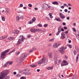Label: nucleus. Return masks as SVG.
<instances>
[{
	"label": "nucleus",
	"instance_id": "6e6d98bb",
	"mask_svg": "<svg viewBox=\"0 0 79 79\" xmlns=\"http://www.w3.org/2000/svg\"><path fill=\"white\" fill-rule=\"evenodd\" d=\"M68 5H69V6H72V5H71V4H70V3H68Z\"/></svg>",
	"mask_w": 79,
	"mask_h": 79
},
{
	"label": "nucleus",
	"instance_id": "a19ab883",
	"mask_svg": "<svg viewBox=\"0 0 79 79\" xmlns=\"http://www.w3.org/2000/svg\"><path fill=\"white\" fill-rule=\"evenodd\" d=\"M19 53L20 52L19 51H17L15 53V54L16 55H19Z\"/></svg>",
	"mask_w": 79,
	"mask_h": 79
},
{
	"label": "nucleus",
	"instance_id": "dca6fc26",
	"mask_svg": "<svg viewBox=\"0 0 79 79\" xmlns=\"http://www.w3.org/2000/svg\"><path fill=\"white\" fill-rule=\"evenodd\" d=\"M13 39H15V37H10L8 38V40H13Z\"/></svg>",
	"mask_w": 79,
	"mask_h": 79
},
{
	"label": "nucleus",
	"instance_id": "f03ea898",
	"mask_svg": "<svg viewBox=\"0 0 79 79\" xmlns=\"http://www.w3.org/2000/svg\"><path fill=\"white\" fill-rule=\"evenodd\" d=\"M9 50H10V49H8L2 52L1 54V57L2 59L5 58V56L6 55V53H7V52H8V51H9Z\"/></svg>",
	"mask_w": 79,
	"mask_h": 79
},
{
	"label": "nucleus",
	"instance_id": "1a4fd4ad",
	"mask_svg": "<svg viewBox=\"0 0 79 79\" xmlns=\"http://www.w3.org/2000/svg\"><path fill=\"white\" fill-rule=\"evenodd\" d=\"M61 37H62V39H64L65 38V32H62L61 33Z\"/></svg>",
	"mask_w": 79,
	"mask_h": 79
},
{
	"label": "nucleus",
	"instance_id": "ddd939ff",
	"mask_svg": "<svg viewBox=\"0 0 79 79\" xmlns=\"http://www.w3.org/2000/svg\"><path fill=\"white\" fill-rule=\"evenodd\" d=\"M72 76H73V79H77V77H78V76H77V75H73Z\"/></svg>",
	"mask_w": 79,
	"mask_h": 79
},
{
	"label": "nucleus",
	"instance_id": "72a5a7b5",
	"mask_svg": "<svg viewBox=\"0 0 79 79\" xmlns=\"http://www.w3.org/2000/svg\"><path fill=\"white\" fill-rule=\"evenodd\" d=\"M67 46H68L70 48H72V45H70L69 44H67Z\"/></svg>",
	"mask_w": 79,
	"mask_h": 79
},
{
	"label": "nucleus",
	"instance_id": "e433bc0d",
	"mask_svg": "<svg viewBox=\"0 0 79 79\" xmlns=\"http://www.w3.org/2000/svg\"><path fill=\"white\" fill-rule=\"evenodd\" d=\"M60 32L61 31H58V32L56 33V35H59V34H60Z\"/></svg>",
	"mask_w": 79,
	"mask_h": 79
},
{
	"label": "nucleus",
	"instance_id": "603ef678",
	"mask_svg": "<svg viewBox=\"0 0 79 79\" xmlns=\"http://www.w3.org/2000/svg\"><path fill=\"white\" fill-rule=\"evenodd\" d=\"M3 39H4L3 36L0 37V40H3Z\"/></svg>",
	"mask_w": 79,
	"mask_h": 79
},
{
	"label": "nucleus",
	"instance_id": "c756f323",
	"mask_svg": "<svg viewBox=\"0 0 79 79\" xmlns=\"http://www.w3.org/2000/svg\"><path fill=\"white\" fill-rule=\"evenodd\" d=\"M77 54V52H76V51L74 50L73 51V54L74 55H76V54Z\"/></svg>",
	"mask_w": 79,
	"mask_h": 79
},
{
	"label": "nucleus",
	"instance_id": "c9c22d12",
	"mask_svg": "<svg viewBox=\"0 0 79 79\" xmlns=\"http://www.w3.org/2000/svg\"><path fill=\"white\" fill-rule=\"evenodd\" d=\"M15 49L13 50L11 52H10V53H9V55H10V54H11V53H12V52H15Z\"/></svg>",
	"mask_w": 79,
	"mask_h": 79
},
{
	"label": "nucleus",
	"instance_id": "7c9ffc66",
	"mask_svg": "<svg viewBox=\"0 0 79 79\" xmlns=\"http://www.w3.org/2000/svg\"><path fill=\"white\" fill-rule=\"evenodd\" d=\"M54 41V39L52 38L51 39H50L49 40V42H53Z\"/></svg>",
	"mask_w": 79,
	"mask_h": 79
},
{
	"label": "nucleus",
	"instance_id": "774afa93",
	"mask_svg": "<svg viewBox=\"0 0 79 79\" xmlns=\"http://www.w3.org/2000/svg\"><path fill=\"white\" fill-rule=\"evenodd\" d=\"M14 74H16V72H14L13 73Z\"/></svg>",
	"mask_w": 79,
	"mask_h": 79
},
{
	"label": "nucleus",
	"instance_id": "0eeeda50",
	"mask_svg": "<svg viewBox=\"0 0 79 79\" xmlns=\"http://www.w3.org/2000/svg\"><path fill=\"white\" fill-rule=\"evenodd\" d=\"M59 16L61 19H64V18H65V16L61 13H59Z\"/></svg>",
	"mask_w": 79,
	"mask_h": 79
},
{
	"label": "nucleus",
	"instance_id": "8fccbe9b",
	"mask_svg": "<svg viewBox=\"0 0 79 79\" xmlns=\"http://www.w3.org/2000/svg\"><path fill=\"white\" fill-rule=\"evenodd\" d=\"M31 73L30 72H28L26 75H30L31 74Z\"/></svg>",
	"mask_w": 79,
	"mask_h": 79
},
{
	"label": "nucleus",
	"instance_id": "0e129e2a",
	"mask_svg": "<svg viewBox=\"0 0 79 79\" xmlns=\"http://www.w3.org/2000/svg\"><path fill=\"white\" fill-rule=\"evenodd\" d=\"M30 37V35H28L27 36V37H28V38H29V37Z\"/></svg>",
	"mask_w": 79,
	"mask_h": 79
},
{
	"label": "nucleus",
	"instance_id": "6e6552de",
	"mask_svg": "<svg viewBox=\"0 0 79 79\" xmlns=\"http://www.w3.org/2000/svg\"><path fill=\"white\" fill-rule=\"evenodd\" d=\"M60 44L56 43L54 44L53 47L54 48H58V47H59V46H60Z\"/></svg>",
	"mask_w": 79,
	"mask_h": 79
},
{
	"label": "nucleus",
	"instance_id": "412c9836",
	"mask_svg": "<svg viewBox=\"0 0 79 79\" xmlns=\"http://www.w3.org/2000/svg\"><path fill=\"white\" fill-rule=\"evenodd\" d=\"M53 69L52 67H48L47 68V69H48V70H50V69Z\"/></svg>",
	"mask_w": 79,
	"mask_h": 79
},
{
	"label": "nucleus",
	"instance_id": "cd10ccee",
	"mask_svg": "<svg viewBox=\"0 0 79 79\" xmlns=\"http://www.w3.org/2000/svg\"><path fill=\"white\" fill-rule=\"evenodd\" d=\"M61 26H60L59 27L58 29V31H60V32H61Z\"/></svg>",
	"mask_w": 79,
	"mask_h": 79
},
{
	"label": "nucleus",
	"instance_id": "20e7f679",
	"mask_svg": "<svg viewBox=\"0 0 79 79\" xmlns=\"http://www.w3.org/2000/svg\"><path fill=\"white\" fill-rule=\"evenodd\" d=\"M20 37L21 38V39H19V40L17 42V44L18 45H19L21 42H22V41H23L24 39H25L24 38V36H23L21 35L20 36Z\"/></svg>",
	"mask_w": 79,
	"mask_h": 79
},
{
	"label": "nucleus",
	"instance_id": "473e14b6",
	"mask_svg": "<svg viewBox=\"0 0 79 79\" xmlns=\"http://www.w3.org/2000/svg\"><path fill=\"white\" fill-rule=\"evenodd\" d=\"M20 79H26V77H25L22 76L20 77Z\"/></svg>",
	"mask_w": 79,
	"mask_h": 79
},
{
	"label": "nucleus",
	"instance_id": "5701e85b",
	"mask_svg": "<svg viewBox=\"0 0 79 79\" xmlns=\"http://www.w3.org/2000/svg\"><path fill=\"white\" fill-rule=\"evenodd\" d=\"M19 17L20 18V19H23L24 18V16L23 15H19Z\"/></svg>",
	"mask_w": 79,
	"mask_h": 79
},
{
	"label": "nucleus",
	"instance_id": "393cba45",
	"mask_svg": "<svg viewBox=\"0 0 79 79\" xmlns=\"http://www.w3.org/2000/svg\"><path fill=\"white\" fill-rule=\"evenodd\" d=\"M50 6H49L47 4V10H50Z\"/></svg>",
	"mask_w": 79,
	"mask_h": 79
},
{
	"label": "nucleus",
	"instance_id": "c85d7f7f",
	"mask_svg": "<svg viewBox=\"0 0 79 79\" xmlns=\"http://www.w3.org/2000/svg\"><path fill=\"white\" fill-rule=\"evenodd\" d=\"M54 60H55V61H58V58L55 57L54 58Z\"/></svg>",
	"mask_w": 79,
	"mask_h": 79
},
{
	"label": "nucleus",
	"instance_id": "680f3d73",
	"mask_svg": "<svg viewBox=\"0 0 79 79\" xmlns=\"http://www.w3.org/2000/svg\"><path fill=\"white\" fill-rule=\"evenodd\" d=\"M26 8H27V7H26V6H24L23 7V9H24V10L26 9Z\"/></svg>",
	"mask_w": 79,
	"mask_h": 79
},
{
	"label": "nucleus",
	"instance_id": "f704fd0d",
	"mask_svg": "<svg viewBox=\"0 0 79 79\" xmlns=\"http://www.w3.org/2000/svg\"><path fill=\"white\" fill-rule=\"evenodd\" d=\"M8 64V62H7L4 64V66H7Z\"/></svg>",
	"mask_w": 79,
	"mask_h": 79
},
{
	"label": "nucleus",
	"instance_id": "09e8293b",
	"mask_svg": "<svg viewBox=\"0 0 79 79\" xmlns=\"http://www.w3.org/2000/svg\"><path fill=\"white\" fill-rule=\"evenodd\" d=\"M33 23V22L31 20L28 22L29 24H32Z\"/></svg>",
	"mask_w": 79,
	"mask_h": 79
},
{
	"label": "nucleus",
	"instance_id": "9b49d317",
	"mask_svg": "<svg viewBox=\"0 0 79 79\" xmlns=\"http://www.w3.org/2000/svg\"><path fill=\"white\" fill-rule=\"evenodd\" d=\"M77 34H78L77 35L76 34V38H77L78 40H79V31H77Z\"/></svg>",
	"mask_w": 79,
	"mask_h": 79
},
{
	"label": "nucleus",
	"instance_id": "aec40b11",
	"mask_svg": "<svg viewBox=\"0 0 79 79\" xmlns=\"http://www.w3.org/2000/svg\"><path fill=\"white\" fill-rule=\"evenodd\" d=\"M16 19L17 21H19V19H20V18L19 17V15L18 16H17Z\"/></svg>",
	"mask_w": 79,
	"mask_h": 79
},
{
	"label": "nucleus",
	"instance_id": "f257e3e1",
	"mask_svg": "<svg viewBox=\"0 0 79 79\" xmlns=\"http://www.w3.org/2000/svg\"><path fill=\"white\" fill-rule=\"evenodd\" d=\"M44 62V65H45V64H47V63L48 61L46 60V59L45 57H43L41 59V61H40L39 62L38 64H43Z\"/></svg>",
	"mask_w": 79,
	"mask_h": 79
},
{
	"label": "nucleus",
	"instance_id": "37998d69",
	"mask_svg": "<svg viewBox=\"0 0 79 79\" xmlns=\"http://www.w3.org/2000/svg\"><path fill=\"white\" fill-rule=\"evenodd\" d=\"M19 6L20 8H22V7H23V5L22 4H21Z\"/></svg>",
	"mask_w": 79,
	"mask_h": 79
},
{
	"label": "nucleus",
	"instance_id": "4c0bfd02",
	"mask_svg": "<svg viewBox=\"0 0 79 79\" xmlns=\"http://www.w3.org/2000/svg\"><path fill=\"white\" fill-rule=\"evenodd\" d=\"M28 6L29 7H32V5L31 4H28Z\"/></svg>",
	"mask_w": 79,
	"mask_h": 79
},
{
	"label": "nucleus",
	"instance_id": "4468645a",
	"mask_svg": "<svg viewBox=\"0 0 79 79\" xmlns=\"http://www.w3.org/2000/svg\"><path fill=\"white\" fill-rule=\"evenodd\" d=\"M79 54H78L76 60H75L76 63H77V61H78V60H79Z\"/></svg>",
	"mask_w": 79,
	"mask_h": 79
},
{
	"label": "nucleus",
	"instance_id": "bf43d9fd",
	"mask_svg": "<svg viewBox=\"0 0 79 79\" xmlns=\"http://www.w3.org/2000/svg\"><path fill=\"white\" fill-rule=\"evenodd\" d=\"M64 29H67V27H64Z\"/></svg>",
	"mask_w": 79,
	"mask_h": 79
},
{
	"label": "nucleus",
	"instance_id": "423d86ee",
	"mask_svg": "<svg viewBox=\"0 0 79 79\" xmlns=\"http://www.w3.org/2000/svg\"><path fill=\"white\" fill-rule=\"evenodd\" d=\"M43 6L42 8L44 10H47V4H43Z\"/></svg>",
	"mask_w": 79,
	"mask_h": 79
},
{
	"label": "nucleus",
	"instance_id": "4be33fe9",
	"mask_svg": "<svg viewBox=\"0 0 79 79\" xmlns=\"http://www.w3.org/2000/svg\"><path fill=\"white\" fill-rule=\"evenodd\" d=\"M52 14L51 13H49V15L50 17V18L52 19L53 18V16H52Z\"/></svg>",
	"mask_w": 79,
	"mask_h": 79
},
{
	"label": "nucleus",
	"instance_id": "3c124183",
	"mask_svg": "<svg viewBox=\"0 0 79 79\" xmlns=\"http://www.w3.org/2000/svg\"><path fill=\"white\" fill-rule=\"evenodd\" d=\"M16 76L17 77H20V76H21V75L18 74Z\"/></svg>",
	"mask_w": 79,
	"mask_h": 79
},
{
	"label": "nucleus",
	"instance_id": "49530a36",
	"mask_svg": "<svg viewBox=\"0 0 79 79\" xmlns=\"http://www.w3.org/2000/svg\"><path fill=\"white\" fill-rule=\"evenodd\" d=\"M8 63L9 64H11L12 63H13V62H10V61H8Z\"/></svg>",
	"mask_w": 79,
	"mask_h": 79
},
{
	"label": "nucleus",
	"instance_id": "c03bdc74",
	"mask_svg": "<svg viewBox=\"0 0 79 79\" xmlns=\"http://www.w3.org/2000/svg\"><path fill=\"white\" fill-rule=\"evenodd\" d=\"M73 30V31L74 32H76V30L74 28H72Z\"/></svg>",
	"mask_w": 79,
	"mask_h": 79
},
{
	"label": "nucleus",
	"instance_id": "2f4dec72",
	"mask_svg": "<svg viewBox=\"0 0 79 79\" xmlns=\"http://www.w3.org/2000/svg\"><path fill=\"white\" fill-rule=\"evenodd\" d=\"M5 9H6V12H7L10 11V10H9V9H8V8H6Z\"/></svg>",
	"mask_w": 79,
	"mask_h": 79
},
{
	"label": "nucleus",
	"instance_id": "b1692460",
	"mask_svg": "<svg viewBox=\"0 0 79 79\" xmlns=\"http://www.w3.org/2000/svg\"><path fill=\"white\" fill-rule=\"evenodd\" d=\"M55 20L57 21H61V19L58 18H56Z\"/></svg>",
	"mask_w": 79,
	"mask_h": 79
},
{
	"label": "nucleus",
	"instance_id": "864d4df0",
	"mask_svg": "<svg viewBox=\"0 0 79 79\" xmlns=\"http://www.w3.org/2000/svg\"><path fill=\"white\" fill-rule=\"evenodd\" d=\"M63 63H67V62H66V61L65 60H64L63 61Z\"/></svg>",
	"mask_w": 79,
	"mask_h": 79
},
{
	"label": "nucleus",
	"instance_id": "ea45409f",
	"mask_svg": "<svg viewBox=\"0 0 79 79\" xmlns=\"http://www.w3.org/2000/svg\"><path fill=\"white\" fill-rule=\"evenodd\" d=\"M15 31L16 30H13L12 32V34H15Z\"/></svg>",
	"mask_w": 79,
	"mask_h": 79
},
{
	"label": "nucleus",
	"instance_id": "de8ad7c7",
	"mask_svg": "<svg viewBox=\"0 0 79 79\" xmlns=\"http://www.w3.org/2000/svg\"><path fill=\"white\" fill-rule=\"evenodd\" d=\"M7 13L8 15H10V10L8 11L7 12Z\"/></svg>",
	"mask_w": 79,
	"mask_h": 79
},
{
	"label": "nucleus",
	"instance_id": "9d476101",
	"mask_svg": "<svg viewBox=\"0 0 79 79\" xmlns=\"http://www.w3.org/2000/svg\"><path fill=\"white\" fill-rule=\"evenodd\" d=\"M28 72H29V70L27 69H26L23 71V73L26 75Z\"/></svg>",
	"mask_w": 79,
	"mask_h": 79
},
{
	"label": "nucleus",
	"instance_id": "69168bd1",
	"mask_svg": "<svg viewBox=\"0 0 79 79\" xmlns=\"http://www.w3.org/2000/svg\"><path fill=\"white\" fill-rule=\"evenodd\" d=\"M65 34H68V31H66L65 32Z\"/></svg>",
	"mask_w": 79,
	"mask_h": 79
},
{
	"label": "nucleus",
	"instance_id": "7ed1b4c3",
	"mask_svg": "<svg viewBox=\"0 0 79 79\" xmlns=\"http://www.w3.org/2000/svg\"><path fill=\"white\" fill-rule=\"evenodd\" d=\"M27 56V54L26 53H25L24 54H22L21 56L20 57V59L19 60L20 61H22L23 60H24V58H26Z\"/></svg>",
	"mask_w": 79,
	"mask_h": 79
},
{
	"label": "nucleus",
	"instance_id": "052dcab7",
	"mask_svg": "<svg viewBox=\"0 0 79 79\" xmlns=\"http://www.w3.org/2000/svg\"><path fill=\"white\" fill-rule=\"evenodd\" d=\"M46 19H48V21H50V19L48 18V17H46Z\"/></svg>",
	"mask_w": 79,
	"mask_h": 79
},
{
	"label": "nucleus",
	"instance_id": "bb28decb",
	"mask_svg": "<svg viewBox=\"0 0 79 79\" xmlns=\"http://www.w3.org/2000/svg\"><path fill=\"white\" fill-rule=\"evenodd\" d=\"M2 21H5V17L3 16H2Z\"/></svg>",
	"mask_w": 79,
	"mask_h": 79
},
{
	"label": "nucleus",
	"instance_id": "a211bd4d",
	"mask_svg": "<svg viewBox=\"0 0 79 79\" xmlns=\"http://www.w3.org/2000/svg\"><path fill=\"white\" fill-rule=\"evenodd\" d=\"M75 48V49L77 50V52H79V48L78 47V46H76Z\"/></svg>",
	"mask_w": 79,
	"mask_h": 79
},
{
	"label": "nucleus",
	"instance_id": "a18cd8bd",
	"mask_svg": "<svg viewBox=\"0 0 79 79\" xmlns=\"http://www.w3.org/2000/svg\"><path fill=\"white\" fill-rule=\"evenodd\" d=\"M3 39H6V37H7V36L6 35H5L4 36H2Z\"/></svg>",
	"mask_w": 79,
	"mask_h": 79
},
{
	"label": "nucleus",
	"instance_id": "4d7b16f0",
	"mask_svg": "<svg viewBox=\"0 0 79 79\" xmlns=\"http://www.w3.org/2000/svg\"><path fill=\"white\" fill-rule=\"evenodd\" d=\"M47 24H45L44 25V27H47Z\"/></svg>",
	"mask_w": 79,
	"mask_h": 79
},
{
	"label": "nucleus",
	"instance_id": "2eb2a0df",
	"mask_svg": "<svg viewBox=\"0 0 79 79\" xmlns=\"http://www.w3.org/2000/svg\"><path fill=\"white\" fill-rule=\"evenodd\" d=\"M30 31L31 32H35L36 31V30L34 29H31Z\"/></svg>",
	"mask_w": 79,
	"mask_h": 79
},
{
	"label": "nucleus",
	"instance_id": "f3484780",
	"mask_svg": "<svg viewBox=\"0 0 79 79\" xmlns=\"http://www.w3.org/2000/svg\"><path fill=\"white\" fill-rule=\"evenodd\" d=\"M52 52H49L48 53V55L50 58H52Z\"/></svg>",
	"mask_w": 79,
	"mask_h": 79
},
{
	"label": "nucleus",
	"instance_id": "6ab92c4d",
	"mask_svg": "<svg viewBox=\"0 0 79 79\" xmlns=\"http://www.w3.org/2000/svg\"><path fill=\"white\" fill-rule=\"evenodd\" d=\"M30 66L31 68H34L35 67V66H36V65L35 64H31L30 65Z\"/></svg>",
	"mask_w": 79,
	"mask_h": 79
},
{
	"label": "nucleus",
	"instance_id": "e2e57ef3",
	"mask_svg": "<svg viewBox=\"0 0 79 79\" xmlns=\"http://www.w3.org/2000/svg\"><path fill=\"white\" fill-rule=\"evenodd\" d=\"M61 62V60H59V61H58L59 63H60Z\"/></svg>",
	"mask_w": 79,
	"mask_h": 79
},
{
	"label": "nucleus",
	"instance_id": "338daca9",
	"mask_svg": "<svg viewBox=\"0 0 79 79\" xmlns=\"http://www.w3.org/2000/svg\"><path fill=\"white\" fill-rule=\"evenodd\" d=\"M63 24L64 26H65V25H66V23H63Z\"/></svg>",
	"mask_w": 79,
	"mask_h": 79
},
{
	"label": "nucleus",
	"instance_id": "a878e982",
	"mask_svg": "<svg viewBox=\"0 0 79 79\" xmlns=\"http://www.w3.org/2000/svg\"><path fill=\"white\" fill-rule=\"evenodd\" d=\"M36 20V19H35V18L33 17V18L32 19V21L33 22H34V21H35V20Z\"/></svg>",
	"mask_w": 79,
	"mask_h": 79
},
{
	"label": "nucleus",
	"instance_id": "58836bf2",
	"mask_svg": "<svg viewBox=\"0 0 79 79\" xmlns=\"http://www.w3.org/2000/svg\"><path fill=\"white\" fill-rule=\"evenodd\" d=\"M19 31L17 30H15V34H18V33H19Z\"/></svg>",
	"mask_w": 79,
	"mask_h": 79
},
{
	"label": "nucleus",
	"instance_id": "39448f33",
	"mask_svg": "<svg viewBox=\"0 0 79 79\" xmlns=\"http://www.w3.org/2000/svg\"><path fill=\"white\" fill-rule=\"evenodd\" d=\"M66 47L65 48L63 46L60 48L58 51L60 53H61L62 54L63 52H64V50L65 49H66Z\"/></svg>",
	"mask_w": 79,
	"mask_h": 79
},
{
	"label": "nucleus",
	"instance_id": "79ce46f5",
	"mask_svg": "<svg viewBox=\"0 0 79 79\" xmlns=\"http://www.w3.org/2000/svg\"><path fill=\"white\" fill-rule=\"evenodd\" d=\"M37 26H38V27H42V24H40L37 25Z\"/></svg>",
	"mask_w": 79,
	"mask_h": 79
},
{
	"label": "nucleus",
	"instance_id": "f8f14e48",
	"mask_svg": "<svg viewBox=\"0 0 79 79\" xmlns=\"http://www.w3.org/2000/svg\"><path fill=\"white\" fill-rule=\"evenodd\" d=\"M52 4H53V5H58L59 3H58V2L56 1H54L52 3Z\"/></svg>",
	"mask_w": 79,
	"mask_h": 79
},
{
	"label": "nucleus",
	"instance_id": "5fc2aeb1",
	"mask_svg": "<svg viewBox=\"0 0 79 79\" xmlns=\"http://www.w3.org/2000/svg\"><path fill=\"white\" fill-rule=\"evenodd\" d=\"M64 11L65 13H66L68 12V10H67V9H64Z\"/></svg>",
	"mask_w": 79,
	"mask_h": 79
},
{
	"label": "nucleus",
	"instance_id": "13d9d810",
	"mask_svg": "<svg viewBox=\"0 0 79 79\" xmlns=\"http://www.w3.org/2000/svg\"><path fill=\"white\" fill-rule=\"evenodd\" d=\"M60 7L62 9H63L64 8V7L63 6H62Z\"/></svg>",
	"mask_w": 79,
	"mask_h": 79
}]
</instances>
